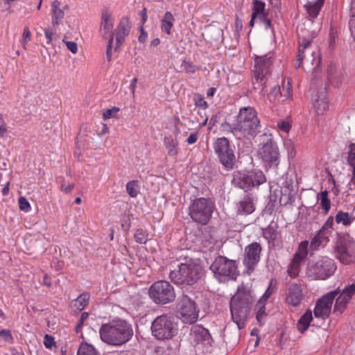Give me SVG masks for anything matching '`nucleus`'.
<instances>
[{"label": "nucleus", "mask_w": 355, "mask_h": 355, "mask_svg": "<svg viewBox=\"0 0 355 355\" xmlns=\"http://www.w3.org/2000/svg\"><path fill=\"white\" fill-rule=\"evenodd\" d=\"M223 131L232 133L238 139L254 137L261 132V122L256 110L251 106L240 108L233 123L222 125Z\"/></svg>", "instance_id": "1"}, {"label": "nucleus", "mask_w": 355, "mask_h": 355, "mask_svg": "<svg viewBox=\"0 0 355 355\" xmlns=\"http://www.w3.org/2000/svg\"><path fill=\"white\" fill-rule=\"evenodd\" d=\"M315 26V24L313 21H308L297 28L299 35V47L295 62L296 69L302 67L304 60L313 66V70L320 64V59L318 52L311 49V43L313 39L317 36L320 28L318 25Z\"/></svg>", "instance_id": "2"}, {"label": "nucleus", "mask_w": 355, "mask_h": 355, "mask_svg": "<svg viewBox=\"0 0 355 355\" xmlns=\"http://www.w3.org/2000/svg\"><path fill=\"white\" fill-rule=\"evenodd\" d=\"M101 340L112 346H121L133 336L132 325L123 319H116L102 324L99 329Z\"/></svg>", "instance_id": "3"}, {"label": "nucleus", "mask_w": 355, "mask_h": 355, "mask_svg": "<svg viewBox=\"0 0 355 355\" xmlns=\"http://www.w3.org/2000/svg\"><path fill=\"white\" fill-rule=\"evenodd\" d=\"M209 269L220 283L235 281L239 275L236 261L224 256L216 257L210 265Z\"/></svg>", "instance_id": "4"}, {"label": "nucleus", "mask_w": 355, "mask_h": 355, "mask_svg": "<svg viewBox=\"0 0 355 355\" xmlns=\"http://www.w3.org/2000/svg\"><path fill=\"white\" fill-rule=\"evenodd\" d=\"M251 302L250 295L243 292H238L231 299L230 311L232 318L240 329H243L245 325Z\"/></svg>", "instance_id": "5"}, {"label": "nucleus", "mask_w": 355, "mask_h": 355, "mask_svg": "<svg viewBox=\"0 0 355 355\" xmlns=\"http://www.w3.org/2000/svg\"><path fill=\"white\" fill-rule=\"evenodd\" d=\"M214 209L215 204L211 198H198L190 205L189 214L193 221L205 225L210 220Z\"/></svg>", "instance_id": "6"}, {"label": "nucleus", "mask_w": 355, "mask_h": 355, "mask_svg": "<svg viewBox=\"0 0 355 355\" xmlns=\"http://www.w3.org/2000/svg\"><path fill=\"white\" fill-rule=\"evenodd\" d=\"M336 268V264L333 259L322 257L315 262L309 263L306 275L311 279L324 280L332 276Z\"/></svg>", "instance_id": "7"}, {"label": "nucleus", "mask_w": 355, "mask_h": 355, "mask_svg": "<svg viewBox=\"0 0 355 355\" xmlns=\"http://www.w3.org/2000/svg\"><path fill=\"white\" fill-rule=\"evenodd\" d=\"M148 295L157 304H166L173 302L176 297L173 286L165 280L153 283L148 289Z\"/></svg>", "instance_id": "8"}, {"label": "nucleus", "mask_w": 355, "mask_h": 355, "mask_svg": "<svg viewBox=\"0 0 355 355\" xmlns=\"http://www.w3.org/2000/svg\"><path fill=\"white\" fill-rule=\"evenodd\" d=\"M213 148L223 167L227 170L232 169L236 158L234 149L231 147L229 139L226 137L218 138L214 143Z\"/></svg>", "instance_id": "9"}, {"label": "nucleus", "mask_w": 355, "mask_h": 355, "mask_svg": "<svg viewBox=\"0 0 355 355\" xmlns=\"http://www.w3.org/2000/svg\"><path fill=\"white\" fill-rule=\"evenodd\" d=\"M259 158L266 168H277L279 164V150L277 143L268 139L259 148Z\"/></svg>", "instance_id": "10"}, {"label": "nucleus", "mask_w": 355, "mask_h": 355, "mask_svg": "<svg viewBox=\"0 0 355 355\" xmlns=\"http://www.w3.org/2000/svg\"><path fill=\"white\" fill-rule=\"evenodd\" d=\"M202 266L197 262L189 261L179 266V284L193 285L203 275Z\"/></svg>", "instance_id": "11"}, {"label": "nucleus", "mask_w": 355, "mask_h": 355, "mask_svg": "<svg viewBox=\"0 0 355 355\" xmlns=\"http://www.w3.org/2000/svg\"><path fill=\"white\" fill-rule=\"evenodd\" d=\"M152 334L158 340L171 339L175 335V329L171 317L162 315L157 317L151 325Z\"/></svg>", "instance_id": "12"}, {"label": "nucleus", "mask_w": 355, "mask_h": 355, "mask_svg": "<svg viewBox=\"0 0 355 355\" xmlns=\"http://www.w3.org/2000/svg\"><path fill=\"white\" fill-rule=\"evenodd\" d=\"M309 241H302L293 255L287 268V274L292 278L299 275L302 265L304 263L308 255Z\"/></svg>", "instance_id": "13"}, {"label": "nucleus", "mask_w": 355, "mask_h": 355, "mask_svg": "<svg viewBox=\"0 0 355 355\" xmlns=\"http://www.w3.org/2000/svg\"><path fill=\"white\" fill-rule=\"evenodd\" d=\"M336 256L343 264L355 261V241L352 238H343L337 243Z\"/></svg>", "instance_id": "14"}, {"label": "nucleus", "mask_w": 355, "mask_h": 355, "mask_svg": "<svg viewBox=\"0 0 355 355\" xmlns=\"http://www.w3.org/2000/svg\"><path fill=\"white\" fill-rule=\"evenodd\" d=\"M180 317L179 319L183 323L192 324H194L199 317V309L197 308L196 302L187 295H184L180 302L179 308Z\"/></svg>", "instance_id": "15"}, {"label": "nucleus", "mask_w": 355, "mask_h": 355, "mask_svg": "<svg viewBox=\"0 0 355 355\" xmlns=\"http://www.w3.org/2000/svg\"><path fill=\"white\" fill-rule=\"evenodd\" d=\"M338 293L339 291L338 290L331 291L318 300L313 310L315 318L324 319L329 317L331 313L333 302Z\"/></svg>", "instance_id": "16"}, {"label": "nucleus", "mask_w": 355, "mask_h": 355, "mask_svg": "<svg viewBox=\"0 0 355 355\" xmlns=\"http://www.w3.org/2000/svg\"><path fill=\"white\" fill-rule=\"evenodd\" d=\"M304 300L301 284L289 282L285 290V303L293 307L299 306Z\"/></svg>", "instance_id": "17"}, {"label": "nucleus", "mask_w": 355, "mask_h": 355, "mask_svg": "<svg viewBox=\"0 0 355 355\" xmlns=\"http://www.w3.org/2000/svg\"><path fill=\"white\" fill-rule=\"evenodd\" d=\"M261 251V245L257 242L245 247L243 264L250 272L254 270L255 266L259 261Z\"/></svg>", "instance_id": "18"}, {"label": "nucleus", "mask_w": 355, "mask_h": 355, "mask_svg": "<svg viewBox=\"0 0 355 355\" xmlns=\"http://www.w3.org/2000/svg\"><path fill=\"white\" fill-rule=\"evenodd\" d=\"M339 293L336 297V302L334 311L336 313H342L346 309L347 304L355 294V284L346 286L342 291L337 289Z\"/></svg>", "instance_id": "19"}, {"label": "nucleus", "mask_w": 355, "mask_h": 355, "mask_svg": "<svg viewBox=\"0 0 355 355\" xmlns=\"http://www.w3.org/2000/svg\"><path fill=\"white\" fill-rule=\"evenodd\" d=\"M272 64L271 57L267 55L257 57L254 60V71L253 79L257 83L263 81L265 76L270 72Z\"/></svg>", "instance_id": "20"}, {"label": "nucleus", "mask_w": 355, "mask_h": 355, "mask_svg": "<svg viewBox=\"0 0 355 355\" xmlns=\"http://www.w3.org/2000/svg\"><path fill=\"white\" fill-rule=\"evenodd\" d=\"M276 224L270 225L263 230V237L273 246L279 245L282 243L280 233Z\"/></svg>", "instance_id": "21"}, {"label": "nucleus", "mask_w": 355, "mask_h": 355, "mask_svg": "<svg viewBox=\"0 0 355 355\" xmlns=\"http://www.w3.org/2000/svg\"><path fill=\"white\" fill-rule=\"evenodd\" d=\"M250 178L248 173L236 172L233 175L232 180V184L234 187L248 191L252 189L250 184Z\"/></svg>", "instance_id": "22"}, {"label": "nucleus", "mask_w": 355, "mask_h": 355, "mask_svg": "<svg viewBox=\"0 0 355 355\" xmlns=\"http://www.w3.org/2000/svg\"><path fill=\"white\" fill-rule=\"evenodd\" d=\"M113 28V20L111 15L107 10H103L101 16V24L100 32L103 38H107L112 32Z\"/></svg>", "instance_id": "23"}, {"label": "nucleus", "mask_w": 355, "mask_h": 355, "mask_svg": "<svg viewBox=\"0 0 355 355\" xmlns=\"http://www.w3.org/2000/svg\"><path fill=\"white\" fill-rule=\"evenodd\" d=\"M324 3V0H315L308 1L304 6V8L306 11L307 17H309L308 21H313V19H315L318 16Z\"/></svg>", "instance_id": "24"}, {"label": "nucleus", "mask_w": 355, "mask_h": 355, "mask_svg": "<svg viewBox=\"0 0 355 355\" xmlns=\"http://www.w3.org/2000/svg\"><path fill=\"white\" fill-rule=\"evenodd\" d=\"M313 106L318 114H322L328 107V101L324 91L317 92L313 96Z\"/></svg>", "instance_id": "25"}, {"label": "nucleus", "mask_w": 355, "mask_h": 355, "mask_svg": "<svg viewBox=\"0 0 355 355\" xmlns=\"http://www.w3.org/2000/svg\"><path fill=\"white\" fill-rule=\"evenodd\" d=\"M205 39L209 42H218L222 39L223 31L220 28L216 26L207 27L203 34Z\"/></svg>", "instance_id": "26"}, {"label": "nucleus", "mask_w": 355, "mask_h": 355, "mask_svg": "<svg viewBox=\"0 0 355 355\" xmlns=\"http://www.w3.org/2000/svg\"><path fill=\"white\" fill-rule=\"evenodd\" d=\"M250 178V184L252 188L259 187L265 183L267 180L264 173L259 169H254L248 172Z\"/></svg>", "instance_id": "27"}, {"label": "nucleus", "mask_w": 355, "mask_h": 355, "mask_svg": "<svg viewBox=\"0 0 355 355\" xmlns=\"http://www.w3.org/2000/svg\"><path fill=\"white\" fill-rule=\"evenodd\" d=\"M313 320V315L311 310H307L300 317L297 323V329L299 332L304 334L309 328L311 320Z\"/></svg>", "instance_id": "28"}, {"label": "nucleus", "mask_w": 355, "mask_h": 355, "mask_svg": "<svg viewBox=\"0 0 355 355\" xmlns=\"http://www.w3.org/2000/svg\"><path fill=\"white\" fill-rule=\"evenodd\" d=\"M60 3L58 0H54L52 3V25L53 27L60 24V21L64 17V11L59 8Z\"/></svg>", "instance_id": "29"}, {"label": "nucleus", "mask_w": 355, "mask_h": 355, "mask_svg": "<svg viewBox=\"0 0 355 355\" xmlns=\"http://www.w3.org/2000/svg\"><path fill=\"white\" fill-rule=\"evenodd\" d=\"M237 208L238 212L243 214H250L254 210V204L250 198H245L240 201Z\"/></svg>", "instance_id": "30"}, {"label": "nucleus", "mask_w": 355, "mask_h": 355, "mask_svg": "<svg viewBox=\"0 0 355 355\" xmlns=\"http://www.w3.org/2000/svg\"><path fill=\"white\" fill-rule=\"evenodd\" d=\"M282 97L283 101L291 100L293 98V87L291 79L287 78L282 82Z\"/></svg>", "instance_id": "31"}, {"label": "nucleus", "mask_w": 355, "mask_h": 355, "mask_svg": "<svg viewBox=\"0 0 355 355\" xmlns=\"http://www.w3.org/2000/svg\"><path fill=\"white\" fill-rule=\"evenodd\" d=\"M293 190V187L291 181L288 182L286 180L282 183V186L281 187L282 196L280 197V200L282 201L284 200L286 202L290 200L292 196Z\"/></svg>", "instance_id": "32"}, {"label": "nucleus", "mask_w": 355, "mask_h": 355, "mask_svg": "<svg viewBox=\"0 0 355 355\" xmlns=\"http://www.w3.org/2000/svg\"><path fill=\"white\" fill-rule=\"evenodd\" d=\"M174 17L170 12H166L162 19L161 28L163 32L170 34L171 29L173 25Z\"/></svg>", "instance_id": "33"}, {"label": "nucleus", "mask_w": 355, "mask_h": 355, "mask_svg": "<svg viewBox=\"0 0 355 355\" xmlns=\"http://www.w3.org/2000/svg\"><path fill=\"white\" fill-rule=\"evenodd\" d=\"M89 295L83 293L73 301V306L78 311H82L89 303Z\"/></svg>", "instance_id": "34"}, {"label": "nucleus", "mask_w": 355, "mask_h": 355, "mask_svg": "<svg viewBox=\"0 0 355 355\" xmlns=\"http://www.w3.org/2000/svg\"><path fill=\"white\" fill-rule=\"evenodd\" d=\"M354 217L352 214L344 211H338L336 215L335 220L337 223H341L343 225H349L354 220Z\"/></svg>", "instance_id": "35"}, {"label": "nucleus", "mask_w": 355, "mask_h": 355, "mask_svg": "<svg viewBox=\"0 0 355 355\" xmlns=\"http://www.w3.org/2000/svg\"><path fill=\"white\" fill-rule=\"evenodd\" d=\"M347 163L353 168L352 180H355V144L352 143L348 146Z\"/></svg>", "instance_id": "36"}, {"label": "nucleus", "mask_w": 355, "mask_h": 355, "mask_svg": "<svg viewBox=\"0 0 355 355\" xmlns=\"http://www.w3.org/2000/svg\"><path fill=\"white\" fill-rule=\"evenodd\" d=\"M253 17L263 18L266 15L265 11V3L259 0H253Z\"/></svg>", "instance_id": "37"}, {"label": "nucleus", "mask_w": 355, "mask_h": 355, "mask_svg": "<svg viewBox=\"0 0 355 355\" xmlns=\"http://www.w3.org/2000/svg\"><path fill=\"white\" fill-rule=\"evenodd\" d=\"M77 355H98L93 345L87 343H81Z\"/></svg>", "instance_id": "38"}, {"label": "nucleus", "mask_w": 355, "mask_h": 355, "mask_svg": "<svg viewBox=\"0 0 355 355\" xmlns=\"http://www.w3.org/2000/svg\"><path fill=\"white\" fill-rule=\"evenodd\" d=\"M130 30V26L129 25L128 18L124 17L120 21L118 25L116 35L125 37L129 34Z\"/></svg>", "instance_id": "39"}, {"label": "nucleus", "mask_w": 355, "mask_h": 355, "mask_svg": "<svg viewBox=\"0 0 355 355\" xmlns=\"http://www.w3.org/2000/svg\"><path fill=\"white\" fill-rule=\"evenodd\" d=\"M320 205L324 211V214H327L331 207V201L328 198V192L327 190L320 193Z\"/></svg>", "instance_id": "40"}, {"label": "nucleus", "mask_w": 355, "mask_h": 355, "mask_svg": "<svg viewBox=\"0 0 355 355\" xmlns=\"http://www.w3.org/2000/svg\"><path fill=\"white\" fill-rule=\"evenodd\" d=\"M266 302L264 301L259 300L255 306V310L257 311V320L261 322L263 318L266 316Z\"/></svg>", "instance_id": "41"}, {"label": "nucleus", "mask_w": 355, "mask_h": 355, "mask_svg": "<svg viewBox=\"0 0 355 355\" xmlns=\"http://www.w3.org/2000/svg\"><path fill=\"white\" fill-rule=\"evenodd\" d=\"M148 234L146 230L137 229L135 233L134 237L135 241L140 244H145L148 241Z\"/></svg>", "instance_id": "42"}, {"label": "nucleus", "mask_w": 355, "mask_h": 355, "mask_svg": "<svg viewBox=\"0 0 355 355\" xmlns=\"http://www.w3.org/2000/svg\"><path fill=\"white\" fill-rule=\"evenodd\" d=\"M164 144L166 149L168 150V154L170 156H174L177 154L178 150L175 148L173 140L171 137H165Z\"/></svg>", "instance_id": "43"}, {"label": "nucleus", "mask_w": 355, "mask_h": 355, "mask_svg": "<svg viewBox=\"0 0 355 355\" xmlns=\"http://www.w3.org/2000/svg\"><path fill=\"white\" fill-rule=\"evenodd\" d=\"M195 105L200 109L206 110L208 107V103L205 100L203 95L196 94L193 96Z\"/></svg>", "instance_id": "44"}, {"label": "nucleus", "mask_w": 355, "mask_h": 355, "mask_svg": "<svg viewBox=\"0 0 355 355\" xmlns=\"http://www.w3.org/2000/svg\"><path fill=\"white\" fill-rule=\"evenodd\" d=\"M137 181L132 180L128 182L126 184L127 192L131 197L135 198L137 196L138 192L135 189L137 186Z\"/></svg>", "instance_id": "45"}, {"label": "nucleus", "mask_w": 355, "mask_h": 355, "mask_svg": "<svg viewBox=\"0 0 355 355\" xmlns=\"http://www.w3.org/2000/svg\"><path fill=\"white\" fill-rule=\"evenodd\" d=\"M119 110L120 109L115 106L105 110L103 114V119L105 120L112 117H116V114Z\"/></svg>", "instance_id": "46"}, {"label": "nucleus", "mask_w": 355, "mask_h": 355, "mask_svg": "<svg viewBox=\"0 0 355 355\" xmlns=\"http://www.w3.org/2000/svg\"><path fill=\"white\" fill-rule=\"evenodd\" d=\"M181 67L187 73H194L197 69V67L190 61L184 60Z\"/></svg>", "instance_id": "47"}, {"label": "nucleus", "mask_w": 355, "mask_h": 355, "mask_svg": "<svg viewBox=\"0 0 355 355\" xmlns=\"http://www.w3.org/2000/svg\"><path fill=\"white\" fill-rule=\"evenodd\" d=\"M88 317H89V313L87 312L82 313L81 316L79 318V320L76 325V327H75V331L77 334H78L79 332H80L82 331V327L84 324V322L88 318Z\"/></svg>", "instance_id": "48"}, {"label": "nucleus", "mask_w": 355, "mask_h": 355, "mask_svg": "<svg viewBox=\"0 0 355 355\" xmlns=\"http://www.w3.org/2000/svg\"><path fill=\"white\" fill-rule=\"evenodd\" d=\"M114 41V33H111L106 48V58L108 62L112 60V49Z\"/></svg>", "instance_id": "49"}, {"label": "nucleus", "mask_w": 355, "mask_h": 355, "mask_svg": "<svg viewBox=\"0 0 355 355\" xmlns=\"http://www.w3.org/2000/svg\"><path fill=\"white\" fill-rule=\"evenodd\" d=\"M323 245L322 242L320 241L319 236H315L311 239L310 245H309V249L311 251L318 250L319 247Z\"/></svg>", "instance_id": "50"}, {"label": "nucleus", "mask_w": 355, "mask_h": 355, "mask_svg": "<svg viewBox=\"0 0 355 355\" xmlns=\"http://www.w3.org/2000/svg\"><path fill=\"white\" fill-rule=\"evenodd\" d=\"M19 209L24 211H28L31 209V205L28 201L24 197L19 198Z\"/></svg>", "instance_id": "51"}, {"label": "nucleus", "mask_w": 355, "mask_h": 355, "mask_svg": "<svg viewBox=\"0 0 355 355\" xmlns=\"http://www.w3.org/2000/svg\"><path fill=\"white\" fill-rule=\"evenodd\" d=\"M277 127L279 130L288 133L291 128V125L288 121H281L277 123Z\"/></svg>", "instance_id": "52"}, {"label": "nucleus", "mask_w": 355, "mask_h": 355, "mask_svg": "<svg viewBox=\"0 0 355 355\" xmlns=\"http://www.w3.org/2000/svg\"><path fill=\"white\" fill-rule=\"evenodd\" d=\"M329 234L330 233L322 231V230L320 229V230L318 232L315 236H319L320 241L324 245L328 242Z\"/></svg>", "instance_id": "53"}, {"label": "nucleus", "mask_w": 355, "mask_h": 355, "mask_svg": "<svg viewBox=\"0 0 355 355\" xmlns=\"http://www.w3.org/2000/svg\"><path fill=\"white\" fill-rule=\"evenodd\" d=\"M333 225H334V218L332 216H329L328 218V219L327 220V221L322 226L320 230L330 233L331 232L330 229L332 228Z\"/></svg>", "instance_id": "54"}, {"label": "nucleus", "mask_w": 355, "mask_h": 355, "mask_svg": "<svg viewBox=\"0 0 355 355\" xmlns=\"http://www.w3.org/2000/svg\"><path fill=\"white\" fill-rule=\"evenodd\" d=\"M44 345L48 349H51L53 345H55L54 338L52 336L46 334L44 338Z\"/></svg>", "instance_id": "55"}, {"label": "nucleus", "mask_w": 355, "mask_h": 355, "mask_svg": "<svg viewBox=\"0 0 355 355\" xmlns=\"http://www.w3.org/2000/svg\"><path fill=\"white\" fill-rule=\"evenodd\" d=\"M270 96L274 98V100L282 97V90L279 85L275 86L270 92Z\"/></svg>", "instance_id": "56"}, {"label": "nucleus", "mask_w": 355, "mask_h": 355, "mask_svg": "<svg viewBox=\"0 0 355 355\" xmlns=\"http://www.w3.org/2000/svg\"><path fill=\"white\" fill-rule=\"evenodd\" d=\"M0 336L2 337L6 341H10L12 340L11 331L9 329L0 330Z\"/></svg>", "instance_id": "57"}, {"label": "nucleus", "mask_w": 355, "mask_h": 355, "mask_svg": "<svg viewBox=\"0 0 355 355\" xmlns=\"http://www.w3.org/2000/svg\"><path fill=\"white\" fill-rule=\"evenodd\" d=\"M23 46L25 48V44L27 40H31V33L28 28V27L26 26L24 28L23 34Z\"/></svg>", "instance_id": "58"}, {"label": "nucleus", "mask_w": 355, "mask_h": 355, "mask_svg": "<svg viewBox=\"0 0 355 355\" xmlns=\"http://www.w3.org/2000/svg\"><path fill=\"white\" fill-rule=\"evenodd\" d=\"M45 37L47 40V44H51L53 40V36L55 34V31L53 28L44 29Z\"/></svg>", "instance_id": "59"}, {"label": "nucleus", "mask_w": 355, "mask_h": 355, "mask_svg": "<svg viewBox=\"0 0 355 355\" xmlns=\"http://www.w3.org/2000/svg\"><path fill=\"white\" fill-rule=\"evenodd\" d=\"M6 132V123L3 119V115L0 114V137H3Z\"/></svg>", "instance_id": "60"}, {"label": "nucleus", "mask_w": 355, "mask_h": 355, "mask_svg": "<svg viewBox=\"0 0 355 355\" xmlns=\"http://www.w3.org/2000/svg\"><path fill=\"white\" fill-rule=\"evenodd\" d=\"M67 49L73 53H76L78 51V45L75 42L69 41L65 42Z\"/></svg>", "instance_id": "61"}, {"label": "nucleus", "mask_w": 355, "mask_h": 355, "mask_svg": "<svg viewBox=\"0 0 355 355\" xmlns=\"http://www.w3.org/2000/svg\"><path fill=\"white\" fill-rule=\"evenodd\" d=\"M258 19L263 24L265 29L268 30L271 27V21L267 18V14L263 15V18H258Z\"/></svg>", "instance_id": "62"}, {"label": "nucleus", "mask_w": 355, "mask_h": 355, "mask_svg": "<svg viewBox=\"0 0 355 355\" xmlns=\"http://www.w3.org/2000/svg\"><path fill=\"white\" fill-rule=\"evenodd\" d=\"M139 30H140L141 34L139 36L138 40L139 42L144 43L148 37V33L146 31H144V28L142 26H140Z\"/></svg>", "instance_id": "63"}, {"label": "nucleus", "mask_w": 355, "mask_h": 355, "mask_svg": "<svg viewBox=\"0 0 355 355\" xmlns=\"http://www.w3.org/2000/svg\"><path fill=\"white\" fill-rule=\"evenodd\" d=\"M349 24L352 36L353 37L354 40L355 41V18H350Z\"/></svg>", "instance_id": "64"}]
</instances>
